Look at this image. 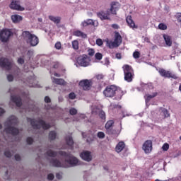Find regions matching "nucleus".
I'll return each mask as SVG.
<instances>
[{"instance_id": "f257e3e1", "label": "nucleus", "mask_w": 181, "mask_h": 181, "mask_svg": "<svg viewBox=\"0 0 181 181\" xmlns=\"http://www.w3.org/2000/svg\"><path fill=\"white\" fill-rule=\"evenodd\" d=\"M4 125L6 127L5 131L7 134H11L13 136L19 134V129L14 127L18 125V118L16 116H11L4 123Z\"/></svg>"}, {"instance_id": "f03ea898", "label": "nucleus", "mask_w": 181, "mask_h": 181, "mask_svg": "<svg viewBox=\"0 0 181 181\" xmlns=\"http://www.w3.org/2000/svg\"><path fill=\"white\" fill-rule=\"evenodd\" d=\"M121 5L118 2L113 1L110 4V9L107 10L106 13L100 11L98 13V16L101 21H109L110 15H117V11L119 10Z\"/></svg>"}, {"instance_id": "7ed1b4c3", "label": "nucleus", "mask_w": 181, "mask_h": 181, "mask_svg": "<svg viewBox=\"0 0 181 181\" xmlns=\"http://www.w3.org/2000/svg\"><path fill=\"white\" fill-rule=\"evenodd\" d=\"M28 122H30V125L33 127L34 129H40V125L45 131L49 129L52 126H50V124L46 123V122L42 119H39L38 121H36L35 119L32 118H27Z\"/></svg>"}, {"instance_id": "20e7f679", "label": "nucleus", "mask_w": 181, "mask_h": 181, "mask_svg": "<svg viewBox=\"0 0 181 181\" xmlns=\"http://www.w3.org/2000/svg\"><path fill=\"white\" fill-rule=\"evenodd\" d=\"M59 155L61 156H64L65 158V162L68 163L70 166H77L78 165H80V161L78 159L70 153H66L65 151H59Z\"/></svg>"}, {"instance_id": "39448f33", "label": "nucleus", "mask_w": 181, "mask_h": 181, "mask_svg": "<svg viewBox=\"0 0 181 181\" xmlns=\"http://www.w3.org/2000/svg\"><path fill=\"white\" fill-rule=\"evenodd\" d=\"M23 37L27 43H30V46H37L39 44V38L29 31H23Z\"/></svg>"}, {"instance_id": "423d86ee", "label": "nucleus", "mask_w": 181, "mask_h": 181, "mask_svg": "<svg viewBox=\"0 0 181 181\" xmlns=\"http://www.w3.org/2000/svg\"><path fill=\"white\" fill-rule=\"evenodd\" d=\"M117 93H122V91H121V90H119L115 85H109L103 90V95L105 97H109L110 98L115 97Z\"/></svg>"}, {"instance_id": "0eeeda50", "label": "nucleus", "mask_w": 181, "mask_h": 181, "mask_svg": "<svg viewBox=\"0 0 181 181\" xmlns=\"http://www.w3.org/2000/svg\"><path fill=\"white\" fill-rule=\"evenodd\" d=\"M122 69L124 74L125 81H127V83H131V81L134 80V76L135 75L134 74V69H132V66L128 64L124 65Z\"/></svg>"}, {"instance_id": "6e6552de", "label": "nucleus", "mask_w": 181, "mask_h": 181, "mask_svg": "<svg viewBox=\"0 0 181 181\" xmlns=\"http://www.w3.org/2000/svg\"><path fill=\"white\" fill-rule=\"evenodd\" d=\"M158 73L161 77H164L165 78H173L174 80H177L176 74H173L170 71H166L165 69L160 68L158 69Z\"/></svg>"}, {"instance_id": "1a4fd4ad", "label": "nucleus", "mask_w": 181, "mask_h": 181, "mask_svg": "<svg viewBox=\"0 0 181 181\" xmlns=\"http://www.w3.org/2000/svg\"><path fill=\"white\" fill-rule=\"evenodd\" d=\"M77 63L82 67H87L88 66H90V59H88V56L86 54L79 56L77 59Z\"/></svg>"}, {"instance_id": "9d476101", "label": "nucleus", "mask_w": 181, "mask_h": 181, "mask_svg": "<svg viewBox=\"0 0 181 181\" xmlns=\"http://www.w3.org/2000/svg\"><path fill=\"white\" fill-rule=\"evenodd\" d=\"M78 86L81 88L83 89L84 91H88L93 86V81L88 79H83L80 81Z\"/></svg>"}, {"instance_id": "9b49d317", "label": "nucleus", "mask_w": 181, "mask_h": 181, "mask_svg": "<svg viewBox=\"0 0 181 181\" xmlns=\"http://www.w3.org/2000/svg\"><path fill=\"white\" fill-rule=\"evenodd\" d=\"M0 66L6 70H11L12 69V61L8 58L1 57L0 58Z\"/></svg>"}, {"instance_id": "f8f14e48", "label": "nucleus", "mask_w": 181, "mask_h": 181, "mask_svg": "<svg viewBox=\"0 0 181 181\" xmlns=\"http://www.w3.org/2000/svg\"><path fill=\"white\" fill-rule=\"evenodd\" d=\"M11 36H12V32L9 30L5 29L0 32V40L3 42H8Z\"/></svg>"}, {"instance_id": "ddd939ff", "label": "nucleus", "mask_w": 181, "mask_h": 181, "mask_svg": "<svg viewBox=\"0 0 181 181\" xmlns=\"http://www.w3.org/2000/svg\"><path fill=\"white\" fill-rule=\"evenodd\" d=\"M142 149L143 151H144L145 153H151L153 149L152 141L151 140L146 141L143 144Z\"/></svg>"}, {"instance_id": "4468645a", "label": "nucleus", "mask_w": 181, "mask_h": 181, "mask_svg": "<svg viewBox=\"0 0 181 181\" xmlns=\"http://www.w3.org/2000/svg\"><path fill=\"white\" fill-rule=\"evenodd\" d=\"M80 157L86 162H91L93 160V156H91V153L88 151L81 153Z\"/></svg>"}, {"instance_id": "2eb2a0df", "label": "nucleus", "mask_w": 181, "mask_h": 181, "mask_svg": "<svg viewBox=\"0 0 181 181\" xmlns=\"http://www.w3.org/2000/svg\"><path fill=\"white\" fill-rule=\"evenodd\" d=\"M11 9H14L15 11H25V8L18 4L17 1H13L10 4Z\"/></svg>"}, {"instance_id": "dca6fc26", "label": "nucleus", "mask_w": 181, "mask_h": 181, "mask_svg": "<svg viewBox=\"0 0 181 181\" xmlns=\"http://www.w3.org/2000/svg\"><path fill=\"white\" fill-rule=\"evenodd\" d=\"M11 100L16 104V107H22V98H21V97L11 95Z\"/></svg>"}, {"instance_id": "f3484780", "label": "nucleus", "mask_w": 181, "mask_h": 181, "mask_svg": "<svg viewBox=\"0 0 181 181\" xmlns=\"http://www.w3.org/2000/svg\"><path fill=\"white\" fill-rule=\"evenodd\" d=\"M163 37L165 40L166 46H168V47H170L173 45L172 37L167 34H163Z\"/></svg>"}, {"instance_id": "a211bd4d", "label": "nucleus", "mask_w": 181, "mask_h": 181, "mask_svg": "<svg viewBox=\"0 0 181 181\" xmlns=\"http://www.w3.org/2000/svg\"><path fill=\"white\" fill-rule=\"evenodd\" d=\"M49 163L54 168H63V165H62V162H60V160L57 159L52 158L49 160Z\"/></svg>"}, {"instance_id": "6ab92c4d", "label": "nucleus", "mask_w": 181, "mask_h": 181, "mask_svg": "<svg viewBox=\"0 0 181 181\" xmlns=\"http://www.w3.org/2000/svg\"><path fill=\"white\" fill-rule=\"evenodd\" d=\"M73 35L74 36H76L77 37H81L82 39H87V34L78 30L74 31Z\"/></svg>"}, {"instance_id": "aec40b11", "label": "nucleus", "mask_w": 181, "mask_h": 181, "mask_svg": "<svg viewBox=\"0 0 181 181\" xmlns=\"http://www.w3.org/2000/svg\"><path fill=\"white\" fill-rule=\"evenodd\" d=\"M124 148H125V143L124 141H119L115 147V151L117 153H119V152L124 151Z\"/></svg>"}, {"instance_id": "412c9836", "label": "nucleus", "mask_w": 181, "mask_h": 181, "mask_svg": "<svg viewBox=\"0 0 181 181\" xmlns=\"http://www.w3.org/2000/svg\"><path fill=\"white\" fill-rule=\"evenodd\" d=\"M114 42L117 43L118 46H119L121 43H122V37L121 36L119 33H115Z\"/></svg>"}, {"instance_id": "4be33fe9", "label": "nucleus", "mask_w": 181, "mask_h": 181, "mask_svg": "<svg viewBox=\"0 0 181 181\" xmlns=\"http://www.w3.org/2000/svg\"><path fill=\"white\" fill-rule=\"evenodd\" d=\"M52 81L54 84H57L58 86H65L66 84V81L62 78H53Z\"/></svg>"}, {"instance_id": "5701e85b", "label": "nucleus", "mask_w": 181, "mask_h": 181, "mask_svg": "<svg viewBox=\"0 0 181 181\" xmlns=\"http://www.w3.org/2000/svg\"><path fill=\"white\" fill-rule=\"evenodd\" d=\"M23 18L19 15H13L11 16V21L14 23H16L18 22H21Z\"/></svg>"}, {"instance_id": "b1692460", "label": "nucleus", "mask_w": 181, "mask_h": 181, "mask_svg": "<svg viewBox=\"0 0 181 181\" xmlns=\"http://www.w3.org/2000/svg\"><path fill=\"white\" fill-rule=\"evenodd\" d=\"M114 120H108L105 125L106 131L111 129V128H112V127L114 126Z\"/></svg>"}, {"instance_id": "393cba45", "label": "nucleus", "mask_w": 181, "mask_h": 181, "mask_svg": "<svg viewBox=\"0 0 181 181\" xmlns=\"http://www.w3.org/2000/svg\"><path fill=\"white\" fill-rule=\"evenodd\" d=\"M45 155L47 156H49L50 158H56L57 156V152L52 151V150H48Z\"/></svg>"}, {"instance_id": "a878e982", "label": "nucleus", "mask_w": 181, "mask_h": 181, "mask_svg": "<svg viewBox=\"0 0 181 181\" xmlns=\"http://www.w3.org/2000/svg\"><path fill=\"white\" fill-rule=\"evenodd\" d=\"M49 19L52 21V22H54V23H60V21L62 20L60 17H54L52 16H49Z\"/></svg>"}, {"instance_id": "bb28decb", "label": "nucleus", "mask_w": 181, "mask_h": 181, "mask_svg": "<svg viewBox=\"0 0 181 181\" xmlns=\"http://www.w3.org/2000/svg\"><path fill=\"white\" fill-rule=\"evenodd\" d=\"M158 95L157 93H154L153 95L147 94L146 95V103H149L152 98H155Z\"/></svg>"}, {"instance_id": "cd10ccee", "label": "nucleus", "mask_w": 181, "mask_h": 181, "mask_svg": "<svg viewBox=\"0 0 181 181\" xmlns=\"http://www.w3.org/2000/svg\"><path fill=\"white\" fill-rule=\"evenodd\" d=\"M66 142L69 146H72L73 145H74V141H73V137L71 136L66 137Z\"/></svg>"}, {"instance_id": "c85d7f7f", "label": "nucleus", "mask_w": 181, "mask_h": 181, "mask_svg": "<svg viewBox=\"0 0 181 181\" xmlns=\"http://www.w3.org/2000/svg\"><path fill=\"white\" fill-rule=\"evenodd\" d=\"M56 136H57V134H56V132L51 131L49 134V139L50 141H54L56 139Z\"/></svg>"}, {"instance_id": "c756f323", "label": "nucleus", "mask_w": 181, "mask_h": 181, "mask_svg": "<svg viewBox=\"0 0 181 181\" xmlns=\"http://www.w3.org/2000/svg\"><path fill=\"white\" fill-rule=\"evenodd\" d=\"M160 110L162 111L164 115V118H169V117H170V114H169V111H168V109L160 107Z\"/></svg>"}, {"instance_id": "7c9ffc66", "label": "nucleus", "mask_w": 181, "mask_h": 181, "mask_svg": "<svg viewBox=\"0 0 181 181\" xmlns=\"http://www.w3.org/2000/svg\"><path fill=\"white\" fill-rule=\"evenodd\" d=\"M107 45H108L109 49H114V47H118L119 46L115 41L107 42Z\"/></svg>"}, {"instance_id": "2f4dec72", "label": "nucleus", "mask_w": 181, "mask_h": 181, "mask_svg": "<svg viewBox=\"0 0 181 181\" xmlns=\"http://www.w3.org/2000/svg\"><path fill=\"white\" fill-rule=\"evenodd\" d=\"M72 47L74 50H78V41L75 40L72 42Z\"/></svg>"}, {"instance_id": "473e14b6", "label": "nucleus", "mask_w": 181, "mask_h": 181, "mask_svg": "<svg viewBox=\"0 0 181 181\" xmlns=\"http://www.w3.org/2000/svg\"><path fill=\"white\" fill-rule=\"evenodd\" d=\"M158 28L160 30H166L168 29V25H166L165 23H159Z\"/></svg>"}, {"instance_id": "72a5a7b5", "label": "nucleus", "mask_w": 181, "mask_h": 181, "mask_svg": "<svg viewBox=\"0 0 181 181\" xmlns=\"http://www.w3.org/2000/svg\"><path fill=\"white\" fill-rule=\"evenodd\" d=\"M97 136L100 139H104V138H105V134H104V132H98L97 134Z\"/></svg>"}, {"instance_id": "f704fd0d", "label": "nucleus", "mask_w": 181, "mask_h": 181, "mask_svg": "<svg viewBox=\"0 0 181 181\" xmlns=\"http://www.w3.org/2000/svg\"><path fill=\"white\" fill-rule=\"evenodd\" d=\"M116 133H117V132L112 129L106 130V134H107V135H115Z\"/></svg>"}, {"instance_id": "c9c22d12", "label": "nucleus", "mask_w": 181, "mask_h": 181, "mask_svg": "<svg viewBox=\"0 0 181 181\" xmlns=\"http://www.w3.org/2000/svg\"><path fill=\"white\" fill-rule=\"evenodd\" d=\"M95 54V50H94V49L90 48L88 49V56H94V54Z\"/></svg>"}, {"instance_id": "e433bc0d", "label": "nucleus", "mask_w": 181, "mask_h": 181, "mask_svg": "<svg viewBox=\"0 0 181 181\" xmlns=\"http://www.w3.org/2000/svg\"><path fill=\"white\" fill-rule=\"evenodd\" d=\"M127 26H129V28H131L132 29H138V25L135 24V23H127Z\"/></svg>"}, {"instance_id": "4c0bfd02", "label": "nucleus", "mask_w": 181, "mask_h": 181, "mask_svg": "<svg viewBox=\"0 0 181 181\" xmlns=\"http://www.w3.org/2000/svg\"><path fill=\"white\" fill-rule=\"evenodd\" d=\"M127 23H134V20H132V16H127L126 18Z\"/></svg>"}, {"instance_id": "58836bf2", "label": "nucleus", "mask_w": 181, "mask_h": 181, "mask_svg": "<svg viewBox=\"0 0 181 181\" xmlns=\"http://www.w3.org/2000/svg\"><path fill=\"white\" fill-rule=\"evenodd\" d=\"M95 58L96 60H101L103 59V54L98 52L95 54Z\"/></svg>"}, {"instance_id": "ea45409f", "label": "nucleus", "mask_w": 181, "mask_h": 181, "mask_svg": "<svg viewBox=\"0 0 181 181\" xmlns=\"http://www.w3.org/2000/svg\"><path fill=\"white\" fill-rule=\"evenodd\" d=\"M69 114L71 115H76V114H77V110L74 107H71L70 110H69Z\"/></svg>"}, {"instance_id": "a19ab883", "label": "nucleus", "mask_w": 181, "mask_h": 181, "mask_svg": "<svg viewBox=\"0 0 181 181\" xmlns=\"http://www.w3.org/2000/svg\"><path fill=\"white\" fill-rule=\"evenodd\" d=\"M133 57L134 59H139V57H141V53L138 51H135L134 53H133Z\"/></svg>"}, {"instance_id": "79ce46f5", "label": "nucleus", "mask_w": 181, "mask_h": 181, "mask_svg": "<svg viewBox=\"0 0 181 181\" xmlns=\"http://www.w3.org/2000/svg\"><path fill=\"white\" fill-rule=\"evenodd\" d=\"M99 117L101 118V119H105V112L104 111H100L99 112Z\"/></svg>"}, {"instance_id": "37998d69", "label": "nucleus", "mask_w": 181, "mask_h": 181, "mask_svg": "<svg viewBox=\"0 0 181 181\" xmlns=\"http://www.w3.org/2000/svg\"><path fill=\"white\" fill-rule=\"evenodd\" d=\"M176 19L179 23H181V13H177L175 15Z\"/></svg>"}, {"instance_id": "c03bdc74", "label": "nucleus", "mask_w": 181, "mask_h": 181, "mask_svg": "<svg viewBox=\"0 0 181 181\" xmlns=\"http://www.w3.org/2000/svg\"><path fill=\"white\" fill-rule=\"evenodd\" d=\"M54 47H55L57 50H60V49H62V42H57L55 44Z\"/></svg>"}, {"instance_id": "a18cd8bd", "label": "nucleus", "mask_w": 181, "mask_h": 181, "mask_svg": "<svg viewBox=\"0 0 181 181\" xmlns=\"http://www.w3.org/2000/svg\"><path fill=\"white\" fill-rule=\"evenodd\" d=\"M69 98L70 100H74L76 98V93H74V92H71L69 94Z\"/></svg>"}, {"instance_id": "49530a36", "label": "nucleus", "mask_w": 181, "mask_h": 181, "mask_svg": "<svg viewBox=\"0 0 181 181\" xmlns=\"http://www.w3.org/2000/svg\"><path fill=\"white\" fill-rule=\"evenodd\" d=\"M96 45H97L98 46H103V40H101V39H100V38H98V39L96 40Z\"/></svg>"}, {"instance_id": "de8ad7c7", "label": "nucleus", "mask_w": 181, "mask_h": 181, "mask_svg": "<svg viewBox=\"0 0 181 181\" xmlns=\"http://www.w3.org/2000/svg\"><path fill=\"white\" fill-rule=\"evenodd\" d=\"M26 141L28 145H32L33 144V139L32 137H28Z\"/></svg>"}, {"instance_id": "09e8293b", "label": "nucleus", "mask_w": 181, "mask_h": 181, "mask_svg": "<svg viewBox=\"0 0 181 181\" xmlns=\"http://www.w3.org/2000/svg\"><path fill=\"white\" fill-rule=\"evenodd\" d=\"M97 80H103L104 79V75L103 74H100L95 76Z\"/></svg>"}, {"instance_id": "8fccbe9b", "label": "nucleus", "mask_w": 181, "mask_h": 181, "mask_svg": "<svg viewBox=\"0 0 181 181\" xmlns=\"http://www.w3.org/2000/svg\"><path fill=\"white\" fill-rule=\"evenodd\" d=\"M4 155L6 156V158H11L12 156V153H11L9 151H6L4 152Z\"/></svg>"}, {"instance_id": "3c124183", "label": "nucleus", "mask_w": 181, "mask_h": 181, "mask_svg": "<svg viewBox=\"0 0 181 181\" xmlns=\"http://www.w3.org/2000/svg\"><path fill=\"white\" fill-rule=\"evenodd\" d=\"M162 149L164 151H168V149H169V144L165 143L163 144Z\"/></svg>"}, {"instance_id": "603ef678", "label": "nucleus", "mask_w": 181, "mask_h": 181, "mask_svg": "<svg viewBox=\"0 0 181 181\" xmlns=\"http://www.w3.org/2000/svg\"><path fill=\"white\" fill-rule=\"evenodd\" d=\"M48 180H53L54 179V175L53 174H49L47 175Z\"/></svg>"}, {"instance_id": "864d4df0", "label": "nucleus", "mask_w": 181, "mask_h": 181, "mask_svg": "<svg viewBox=\"0 0 181 181\" xmlns=\"http://www.w3.org/2000/svg\"><path fill=\"white\" fill-rule=\"evenodd\" d=\"M7 80L8 81H13V76L9 74L7 76Z\"/></svg>"}, {"instance_id": "5fc2aeb1", "label": "nucleus", "mask_w": 181, "mask_h": 181, "mask_svg": "<svg viewBox=\"0 0 181 181\" xmlns=\"http://www.w3.org/2000/svg\"><path fill=\"white\" fill-rule=\"evenodd\" d=\"M23 63H25V59H23V58H19L18 59V64H23Z\"/></svg>"}, {"instance_id": "6e6d98bb", "label": "nucleus", "mask_w": 181, "mask_h": 181, "mask_svg": "<svg viewBox=\"0 0 181 181\" xmlns=\"http://www.w3.org/2000/svg\"><path fill=\"white\" fill-rule=\"evenodd\" d=\"M14 158H15L16 160H17L18 162H19V160H21V156H19V154H16L14 156Z\"/></svg>"}, {"instance_id": "4d7b16f0", "label": "nucleus", "mask_w": 181, "mask_h": 181, "mask_svg": "<svg viewBox=\"0 0 181 181\" xmlns=\"http://www.w3.org/2000/svg\"><path fill=\"white\" fill-rule=\"evenodd\" d=\"M116 59H118L119 60H121V59H122V55L121 54V53L116 54Z\"/></svg>"}, {"instance_id": "13d9d810", "label": "nucleus", "mask_w": 181, "mask_h": 181, "mask_svg": "<svg viewBox=\"0 0 181 181\" xmlns=\"http://www.w3.org/2000/svg\"><path fill=\"white\" fill-rule=\"evenodd\" d=\"M45 101L47 103H51L52 100H50V98H49V96H46L45 98Z\"/></svg>"}, {"instance_id": "bf43d9fd", "label": "nucleus", "mask_w": 181, "mask_h": 181, "mask_svg": "<svg viewBox=\"0 0 181 181\" xmlns=\"http://www.w3.org/2000/svg\"><path fill=\"white\" fill-rule=\"evenodd\" d=\"M3 114H5V110L0 107V117L3 115Z\"/></svg>"}, {"instance_id": "052dcab7", "label": "nucleus", "mask_w": 181, "mask_h": 181, "mask_svg": "<svg viewBox=\"0 0 181 181\" xmlns=\"http://www.w3.org/2000/svg\"><path fill=\"white\" fill-rule=\"evenodd\" d=\"M112 28H113V29H118L119 26H118V24H112Z\"/></svg>"}, {"instance_id": "680f3d73", "label": "nucleus", "mask_w": 181, "mask_h": 181, "mask_svg": "<svg viewBox=\"0 0 181 181\" xmlns=\"http://www.w3.org/2000/svg\"><path fill=\"white\" fill-rule=\"evenodd\" d=\"M56 177H57V179H59V180H60V179H62V175H61V174L60 173H57L56 174Z\"/></svg>"}, {"instance_id": "e2e57ef3", "label": "nucleus", "mask_w": 181, "mask_h": 181, "mask_svg": "<svg viewBox=\"0 0 181 181\" xmlns=\"http://www.w3.org/2000/svg\"><path fill=\"white\" fill-rule=\"evenodd\" d=\"M29 87H37V84H35L33 83H29Z\"/></svg>"}, {"instance_id": "0e129e2a", "label": "nucleus", "mask_w": 181, "mask_h": 181, "mask_svg": "<svg viewBox=\"0 0 181 181\" xmlns=\"http://www.w3.org/2000/svg\"><path fill=\"white\" fill-rule=\"evenodd\" d=\"M93 139H87L86 142H88V144H90V142H93Z\"/></svg>"}, {"instance_id": "69168bd1", "label": "nucleus", "mask_w": 181, "mask_h": 181, "mask_svg": "<svg viewBox=\"0 0 181 181\" xmlns=\"http://www.w3.org/2000/svg\"><path fill=\"white\" fill-rule=\"evenodd\" d=\"M54 76H55V77H60L61 76L60 74H57V73H54Z\"/></svg>"}, {"instance_id": "338daca9", "label": "nucleus", "mask_w": 181, "mask_h": 181, "mask_svg": "<svg viewBox=\"0 0 181 181\" xmlns=\"http://www.w3.org/2000/svg\"><path fill=\"white\" fill-rule=\"evenodd\" d=\"M82 136L83 138H87V135H86V133L84 132L82 133Z\"/></svg>"}, {"instance_id": "774afa93", "label": "nucleus", "mask_w": 181, "mask_h": 181, "mask_svg": "<svg viewBox=\"0 0 181 181\" xmlns=\"http://www.w3.org/2000/svg\"><path fill=\"white\" fill-rule=\"evenodd\" d=\"M88 23H94V22L93 21V20H89Z\"/></svg>"}]
</instances>
